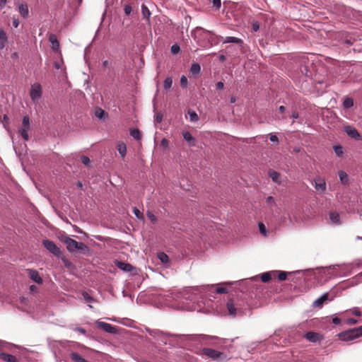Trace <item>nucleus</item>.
I'll use <instances>...</instances> for the list:
<instances>
[{"label": "nucleus", "mask_w": 362, "mask_h": 362, "mask_svg": "<svg viewBox=\"0 0 362 362\" xmlns=\"http://www.w3.org/2000/svg\"><path fill=\"white\" fill-rule=\"evenodd\" d=\"M193 37L203 47H211L215 43L214 35L201 27H197L192 33Z\"/></svg>", "instance_id": "nucleus-1"}, {"label": "nucleus", "mask_w": 362, "mask_h": 362, "mask_svg": "<svg viewBox=\"0 0 362 362\" xmlns=\"http://www.w3.org/2000/svg\"><path fill=\"white\" fill-rule=\"evenodd\" d=\"M63 242L65 243L67 250L71 252L79 251L85 254L88 252V247L87 245L83 243L77 242L69 237H65L63 239Z\"/></svg>", "instance_id": "nucleus-2"}, {"label": "nucleus", "mask_w": 362, "mask_h": 362, "mask_svg": "<svg viewBox=\"0 0 362 362\" xmlns=\"http://www.w3.org/2000/svg\"><path fill=\"white\" fill-rule=\"evenodd\" d=\"M183 300H189L190 301H194L195 297H194V294L189 293L188 292H185L182 294L170 293L166 296L165 303L170 304L172 300H175V301L180 300V301H182V303L184 304ZM178 307L184 308V305H180V304H179Z\"/></svg>", "instance_id": "nucleus-3"}, {"label": "nucleus", "mask_w": 362, "mask_h": 362, "mask_svg": "<svg viewBox=\"0 0 362 362\" xmlns=\"http://www.w3.org/2000/svg\"><path fill=\"white\" fill-rule=\"evenodd\" d=\"M362 336V326L341 332L339 337L342 341H351Z\"/></svg>", "instance_id": "nucleus-4"}, {"label": "nucleus", "mask_w": 362, "mask_h": 362, "mask_svg": "<svg viewBox=\"0 0 362 362\" xmlns=\"http://www.w3.org/2000/svg\"><path fill=\"white\" fill-rule=\"evenodd\" d=\"M201 353L214 361H221L226 358V355L223 352L210 348H203L201 350Z\"/></svg>", "instance_id": "nucleus-5"}, {"label": "nucleus", "mask_w": 362, "mask_h": 362, "mask_svg": "<svg viewBox=\"0 0 362 362\" xmlns=\"http://www.w3.org/2000/svg\"><path fill=\"white\" fill-rule=\"evenodd\" d=\"M354 265H356L358 267H362V262H357L355 263L343 264L341 265H332L329 267V268H332L333 269H335V268L337 267H340L341 272L339 274H337L336 275L339 276H348V275L351 274V269L354 267Z\"/></svg>", "instance_id": "nucleus-6"}, {"label": "nucleus", "mask_w": 362, "mask_h": 362, "mask_svg": "<svg viewBox=\"0 0 362 362\" xmlns=\"http://www.w3.org/2000/svg\"><path fill=\"white\" fill-rule=\"evenodd\" d=\"M30 96L32 100H37L42 96V87L40 83H35L31 86Z\"/></svg>", "instance_id": "nucleus-7"}, {"label": "nucleus", "mask_w": 362, "mask_h": 362, "mask_svg": "<svg viewBox=\"0 0 362 362\" xmlns=\"http://www.w3.org/2000/svg\"><path fill=\"white\" fill-rule=\"evenodd\" d=\"M44 247L55 256H59L61 252L57 245L52 240H45L43 241Z\"/></svg>", "instance_id": "nucleus-8"}, {"label": "nucleus", "mask_w": 362, "mask_h": 362, "mask_svg": "<svg viewBox=\"0 0 362 362\" xmlns=\"http://www.w3.org/2000/svg\"><path fill=\"white\" fill-rule=\"evenodd\" d=\"M313 185L315 189L318 193H323L326 190V182L323 178L320 177L314 178Z\"/></svg>", "instance_id": "nucleus-9"}, {"label": "nucleus", "mask_w": 362, "mask_h": 362, "mask_svg": "<svg viewBox=\"0 0 362 362\" xmlns=\"http://www.w3.org/2000/svg\"><path fill=\"white\" fill-rule=\"evenodd\" d=\"M344 129L346 134L351 138L355 139H360V134L358 133V130L353 126L346 125L344 126Z\"/></svg>", "instance_id": "nucleus-10"}, {"label": "nucleus", "mask_w": 362, "mask_h": 362, "mask_svg": "<svg viewBox=\"0 0 362 362\" xmlns=\"http://www.w3.org/2000/svg\"><path fill=\"white\" fill-rule=\"evenodd\" d=\"M175 337H185L186 339H187L188 340H195L197 337H202V339H218V338L217 337H214V336H209V335H204V334H201V335H197V334H182V335H175Z\"/></svg>", "instance_id": "nucleus-11"}, {"label": "nucleus", "mask_w": 362, "mask_h": 362, "mask_svg": "<svg viewBox=\"0 0 362 362\" xmlns=\"http://www.w3.org/2000/svg\"><path fill=\"white\" fill-rule=\"evenodd\" d=\"M96 324L99 328H101L107 333L115 334L117 332L116 328L109 323L98 321Z\"/></svg>", "instance_id": "nucleus-12"}, {"label": "nucleus", "mask_w": 362, "mask_h": 362, "mask_svg": "<svg viewBox=\"0 0 362 362\" xmlns=\"http://www.w3.org/2000/svg\"><path fill=\"white\" fill-rule=\"evenodd\" d=\"M26 272L28 274V276L35 283L39 284L42 283V279L40 277L37 270L28 269H26Z\"/></svg>", "instance_id": "nucleus-13"}, {"label": "nucleus", "mask_w": 362, "mask_h": 362, "mask_svg": "<svg viewBox=\"0 0 362 362\" xmlns=\"http://www.w3.org/2000/svg\"><path fill=\"white\" fill-rule=\"evenodd\" d=\"M115 265L119 269H120L121 270H122L123 272H131L134 269L132 264H130L129 263L124 262H120V261H116Z\"/></svg>", "instance_id": "nucleus-14"}, {"label": "nucleus", "mask_w": 362, "mask_h": 362, "mask_svg": "<svg viewBox=\"0 0 362 362\" xmlns=\"http://www.w3.org/2000/svg\"><path fill=\"white\" fill-rule=\"evenodd\" d=\"M305 337L307 340L311 342L320 341L321 339L320 335L318 333L314 332H308L305 334Z\"/></svg>", "instance_id": "nucleus-15"}, {"label": "nucleus", "mask_w": 362, "mask_h": 362, "mask_svg": "<svg viewBox=\"0 0 362 362\" xmlns=\"http://www.w3.org/2000/svg\"><path fill=\"white\" fill-rule=\"evenodd\" d=\"M18 11L21 16L24 18H27L29 16L28 6L26 4H20L18 5Z\"/></svg>", "instance_id": "nucleus-16"}, {"label": "nucleus", "mask_w": 362, "mask_h": 362, "mask_svg": "<svg viewBox=\"0 0 362 362\" xmlns=\"http://www.w3.org/2000/svg\"><path fill=\"white\" fill-rule=\"evenodd\" d=\"M277 272L276 271H272V272H264L261 274V280L262 282H268L269 281L273 276H276V273Z\"/></svg>", "instance_id": "nucleus-17"}, {"label": "nucleus", "mask_w": 362, "mask_h": 362, "mask_svg": "<svg viewBox=\"0 0 362 362\" xmlns=\"http://www.w3.org/2000/svg\"><path fill=\"white\" fill-rule=\"evenodd\" d=\"M49 40L52 44V49L54 51H59V42L55 35H50Z\"/></svg>", "instance_id": "nucleus-18"}, {"label": "nucleus", "mask_w": 362, "mask_h": 362, "mask_svg": "<svg viewBox=\"0 0 362 362\" xmlns=\"http://www.w3.org/2000/svg\"><path fill=\"white\" fill-rule=\"evenodd\" d=\"M0 358L6 362H18L16 356L6 353H0Z\"/></svg>", "instance_id": "nucleus-19"}, {"label": "nucleus", "mask_w": 362, "mask_h": 362, "mask_svg": "<svg viewBox=\"0 0 362 362\" xmlns=\"http://www.w3.org/2000/svg\"><path fill=\"white\" fill-rule=\"evenodd\" d=\"M223 43H235V44H238L241 46L243 44V41L240 38L229 36V37H226L223 40Z\"/></svg>", "instance_id": "nucleus-20"}, {"label": "nucleus", "mask_w": 362, "mask_h": 362, "mask_svg": "<svg viewBox=\"0 0 362 362\" xmlns=\"http://www.w3.org/2000/svg\"><path fill=\"white\" fill-rule=\"evenodd\" d=\"M269 175L272 178V181L277 183L278 185H281V175L274 170H269Z\"/></svg>", "instance_id": "nucleus-21"}, {"label": "nucleus", "mask_w": 362, "mask_h": 362, "mask_svg": "<svg viewBox=\"0 0 362 362\" xmlns=\"http://www.w3.org/2000/svg\"><path fill=\"white\" fill-rule=\"evenodd\" d=\"M226 307L230 315L235 316L237 314V305L232 300L227 303Z\"/></svg>", "instance_id": "nucleus-22"}, {"label": "nucleus", "mask_w": 362, "mask_h": 362, "mask_svg": "<svg viewBox=\"0 0 362 362\" xmlns=\"http://www.w3.org/2000/svg\"><path fill=\"white\" fill-rule=\"evenodd\" d=\"M328 299V294L324 293L321 297L316 299L313 303V305L314 307H320L322 305L325 301H326Z\"/></svg>", "instance_id": "nucleus-23"}, {"label": "nucleus", "mask_w": 362, "mask_h": 362, "mask_svg": "<svg viewBox=\"0 0 362 362\" xmlns=\"http://www.w3.org/2000/svg\"><path fill=\"white\" fill-rule=\"evenodd\" d=\"M183 138L188 143L189 146H195L194 139L189 132L183 133Z\"/></svg>", "instance_id": "nucleus-24"}, {"label": "nucleus", "mask_w": 362, "mask_h": 362, "mask_svg": "<svg viewBox=\"0 0 362 362\" xmlns=\"http://www.w3.org/2000/svg\"><path fill=\"white\" fill-rule=\"evenodd\" d=\"M329 219L332 223H334L336 225L341 224L339 214L335 211L329 213Z\"/></svg>", "instance_id": "nucleus-25"}, {"label": "nucleus", "mask_w": 362, "mask_h": 362, "mask_svg": "<svg viewBox=\"0 0 362 362\" xmlns=\"http://www.w3.org/2000/svg\"><path fill=\"white\" fill-rule=\"evenodd\" d=\"M117 150L121 157L124 158L126 155L127 146L126 144L123 142H120L117 145Z\"/></svg>", "instance_id": "nucleus-26"}, {"label": "nucleus", "mask_w": 362, "mask_h": 362, "mask_svg": "<svg viewBox=\"0 0 362 362\" xmlns=\"http://www.w3.org/2000/svg\"><path fill=\"white\" fill-rule=\"evenodd\" d=\"M265 202H266L267 206L269 209H272V207L277 206L275 199L272 196L267 197L266 198Z\"/></svg>", "instance_id": "nucleus-27"}, {"label": "nucleus", "mask_w": 362, "mask_h": 362, "mask_svg": "<svg viewBox=\"0 0 362 362\" xmlns=\"http://www.w3.org/2000/svg\"><path fill=\"white\" fill-rule=\"evenodd\" d=\"M71 358L74 362H88L87 360H86L81 355L76 352H73L71 354Z\"/></svg>", "instance_id": "nucleus-28"}, {"label": "nucleus", "mask_w": 362, "mask_h": 362, "mask_svg": "<svg viewBox=\"0 0 362 362\" xmlns=\"http://www.w3.org/2000/svg\"><path fill=\"white\" fill-rule=\"evenodd\" d=\"M157 257L163 264H168L169 263V257L165 253L162 252H158Z\"/></svg>", "instance_id": "nucleus-29"}, {"label": "nucleus", "mask_w": 362, "mask_h": 362, "mask_svg": "<svg viewBox=\"0 0 362 362\" xmlns=\"http://www.w3.org/2000/svg\"><path fill=\"white\" fill-rule=\"evenodd\" d=\"M141 13L144 19H149L151 16V12L145 4L141 5Z\"/></svg>", "instance_id": "nucleus-30"}, {"label": "nucleus", "mask_w": 362, "mask_h": 362, "mask_svg": "<svg viewBox=\"0 0 362 362\" xmlns=\"http://www.w3.org/2000/svg\"><path fill=\"white\" fill-rule=\"evenodd\" d=\"M339 177L341 182L344 185L347 184L349 181V177L348 175L344 171H339Z\"/></svg>", "instance_id": "nucleus-31"}, {"label": "nucleus", "mask_w": 362, "mask_h": 362, "mask_svg": "<svg viewBox=\"0 0 362 362\" xmlns=\"http://www.w3.org/2000/svg\"><path fill=\"white\" fill-rule=\"evenodd\" d=\"M130 135L136 140L139 141L141 139V132L138 129H130Z\"/></svg>", "instance_id": "nucleus-32"}, {"label": "nucleus", "mask_w": 362, "mask_h": 362, "mask_svg": "<svg viewBox=\"0 0 362 362\" xmlns=\"http://www.w3.org/2000/svg\"><path fill=\"white\" fill-rule=\"evenodd\" d=\"M95 115L98 118L100 119H105L107 116L106 112L101 108H97L95 110Z\"/></svg>", "instance_id": "nucleus-33"}, {"label": "nucleus", "mask_w": 362, "mask_h": 362, "mask_svg": "<svg viewBox=\"0 0 362 362\" xmlns=\"http://www.w3.org/2000/svg\"><path fill=\"white\" fill-rule=\"evenodd\" d=\"M201 67L200 65L197 63H194L192 64L190 68V71L192 74H198L200 72Z\"/></svg>", "instance_id": "nucleus-34"}, {"label": "nucleus", "mask_w": 362, "mask_h": 362, "mask_svg": "<svg viewBox=\"0 0 362 362\" xmlns=\"http://www.w3.org/2000/svg\"><path fill=\"white\" fill-rule=\"evenodd\" d=\"M354 105V100L350 98H346L343 102V106L346 109H349Z\"/></svg>", "instance_id": "nucleus-35"}, {"label": "nucleus", "mask_w": 362, "mask_h": 362, "mask_svg": "<svg viewBox=\"0 0 362 362\" xmlns=\"http://www.w3.org/2000/svg\"><path fill=\"white\" fill-rule=\"evenodd\" d=\"M335 154L340 157L344 154V149L341 145H336L333 147Z\"/></svg>", "instance_id": "nucleus-36"}, {"label": "nucleus", "mask_w": 362, "mask_h": 362, "mask_svg": "<svg viewBox=\"0 0 362 362\" xmlns=\"http://www.w3.org/2000/svg\"><path fill=\"white\" fill-rule=\"evenodd\" d=\"M189 119L191 122H197L199 119L198 115L193 110L188 111Z\"/></svg>", "instance_id": "nucleus-37"}, {"label": "nucleus", "mask_w": 362, "mask_h": 362, "mask_svg": "<svg viewBox=\"0 0 362 362\" xmlns=\"http://www.w3.org/2000/svg\"><path fill=\"white\" fill-rule=\"evenodd\" d=\"M173 84V80L170 77H167L163 82V88L165 89H169L171 88Z\"/></svg>", "instance_id": "nucleus-38"}, {"label": "nucleus", "mask_w": 362, "mask_h": 362, "mask_svg": "<svg viewBox=\"0 0 362 362\" xmlns=\"http://www.w3.org/2000/svg\"><path fill=\"white\" fill-rule=\"evenodd\" d=\"M82 296L83 297V299L87 303H93L95 302V299L91 297L87 292H83Z\"/></svg>", "instance_id": "nucleus-39"}, {"label": "nucleus", "mask_w": 362, "mask_h": 362, "mask_svg": "<svg viewBox=\"0 0 362 362\" xmlns=\"http://www.w3.org/2000/svg\"><path fill=\"white\" fill-rule=\"evenodd\" d=\"M146 216L148 218V219L151 221V223H156L157 221L156 216L150 211H148L146 213Z\"/></svg>", "instance_id": "nucleus-40"}, {"label": "nucleus", "mask_w": 362, "mask_h": 362, "mask_svg": "<svg viewBox=\"0 0 362 362\" xmlns=\"http://www.w3.org/2000/svg\"><path fill=\"white\" fill-rule=\"evenodd\" d=\"M20 133H21V136L23 137V139L25 140V141H28L29 139V136H28V131L25 128L24 129H21L20 130Z\"/></svg>", "instance_id": "nucleus-41"}, {"label": "nucleus", "mask_w": 362, "mask_h": 362, "mask_svg": "<svg viewBox=\"0 0 362 362\" xmlns=\"http://www.w3.org/2000/svg\"><path fill=\"white\" fill-rule=\"evenodd\" d=\"M22 124L23 127L26 129L30 126V119L28 116H24L23 118Z\"/></svg>", "instance_id": "nucleus-42"}, {"label": "nucleus", "mask_w": 362, "mask_h": 362, "mask_svg": "<svg viewBox=\"0 0 362 362\" xmlns=\"http://www.w3.org/2000/svg\"><path fill=\"white\" fill-rule=\"evenodd\" d=\"M170 50L173 54H176L179 53L180 48L177 44H174L173 45H172Z\"/></svg>", "instance_id": "nucleus-43"}, {"label": "nucleus", "mask_w": 362, "mask_h": 362, "mask_svg": "<svg viewBox=\"0 0 362 362\" xmlns=\"http://www.w3.org/2000/svg\"><path fill=\"white\" fill-rule=\"evenodd\" d=\"M279 272V275H278V278L280 281H284L287 278V272H283V271H280V272Z\"/></svg>", "instance_id": "nucleus-44"}, {"label": "nucleus", "mask_w": 362, "mask_h": 362, "mask_svg": "<svg viewBox=\"0 0 362 362\" xmlns=\"http://www.w3.org/2000/svg\"><path fill=\"white\" fill-rule=\"evenodd\" d=\"M0 41H7L6 33L3 29L0 30Z\"/></svg>", "instance_id": "nucleus-45"}, {"label": "nucleus", "mask_w": 362, "mask_h": 362, "mask_svg": "<svg viewBox=\"0 0 362 362\" xmlns=\"http://www.w3.org/2000/svg\"><path fill=\"white\" fill-rule=\"evenodd\" d=\"M81 162L84 165L88 166L90 163V160L88 157L83 156L81 157Z\"/></svg>", "instance_id": "nucleus-46"}, {"label": "nucleus", "mask_w": 362, "mask_h": 362, "mask_svg": "<svg viewBox=\"0 0 362 362\" xmlns=\"http://www.w3.org/2000/svg\"><path fill=\"white\" fill-rule=\"evenodd\" d=\"M258 226H259V231L260 233L264 235H266V227L264 225V223H259L258 224Z\"/></svg>", "instance_id": "nucleus-47"}, {"label": "nucleus", "mask_w": 362, "mask_h": 362, "mask_svg": "<svg viewBox=\"0 0 362 362\" xmlns=\"http://www.w3.org/2000/svg\"><path fill=\"white\" fill-rule=\"evenodd\" d=\"M133 213L138 218H141L143 217L141 212L136 207L133 208Z\"/></svg>", "instance_id": "nucleus-48"}, {"label": "nucleus", "mask_w": 362, "mask_h": 362, "mask_svg": "<svg viewBox=\"0 0 362 362\" xmlns=\"http://www.w3.org/2000/svg\"><path fill=\"white\" fill-rule=\"evenodd\" d=\"M180 84L182 87H186L187 85V78L185 76H182L180 78Z\"/></svg>", "instance_id": "nucleus-49"}, {"label": "nucleus", "mask_w": 362, "mask_h": 362, "mask_svg": "<svg viewBox=\"0 0 362 362\" xmlns=\"http://www.w3.org/2000/svg\"><path fill=\"white\" fill-rule=\"evenodd\" d=\"M132 8L130 5H125L124 8V11L127 16L130 15L132 13Z\"/></svg>", "instance_id": "nucleus-50"}, {"label": "nucleus", "mask_w": 362, "mask_h": 362, "mask_svg": "<svg viewBox=\"0 0 362 362\" xmlns=\"http://www.w3.org/2000/svg\"><path fill=\"white\" fill-rule=\"evenodd\" d=\"M162 119H163V115L160 112L157 113L156 115V117H155V121L158 123H160V122H161Z\"/></svg>", "instance_id": "nucleus-51"}, {"label": "nucleus", "mask_w": 362, "mask_h": 362, "mask_svg": "<svg viewBox=\"0 0 362 362\" xmlns=\"http://www.w3.org/2000/svg\"><path fill=\"white\" fill-rule=\"evenodd\" d=\"M227 292V289L223 287H218L216 288V293H225Z\"/></svg>", "instance_id": "nucleus-52"}, {"label": "nucleus", "mask_w": 362, "mask_h": 362, "mask_svg": "<svg viewBox=\"0 0 362 362\" xmlns=\"http://www.w3.org/2000/svg\"><path fill=\"white\" fill-rule=\"evenodd\" d=\"M110 66H111V63L108 60H105L103 62V67L104 69L110 68Z\"/></svg>", "instance_id": "nucleus-53"}, {"label": "nucleus", "mask_w": 362, "mask_h": 362, "mask_svg": "<svg viewBox=\"0 0 362 362\" xmlns=\"http://www.w3.org/2000/svg\"><path fill=\"white\" fill-rule=\"evenodd\" d=\"M160 145L163 148H167L168 146V141L166 139H163L161 140Z\"/></svg>", "instance_id": "nucleus-54"}, {"label": "nucleus", "mask_w": 362, "mask_h": 362, "mask_svg": "<svg viewBox=\"0 0 362 362\" xmlns=\"http://www.w3.org/2000/svg\"><path fill=\"white\" fill-rule=\"evenodd\" d=\"M352 313L356 316H361V311L358 310V308H354L353 310H352Z\"/></svg>", "instance_id": "nucleus-55"}, {"label": "nucleus", "mask_w": 362, "mask_h": 362, "mask_svg": "<svg viewBox=\"0 0 362 362\" xmlns=\"http://www.w3.org/2000/svg\"><path fill=\"white\" fill-rule=\"evenodd\" d=\"M269 140L272 142H278V141H279L278 137L276 135H274V134H271L270 135Z\"/></svg>", "instance_id": "nucleus-56"}, {"label": "nucleus", "mask_w": 362, "mask_h": 362, "mask_svg": "<svg viewBox=\"0 0 362 362\" xmlns=\"http://www.w3.org/2000/svg\"><path fill=\"white\" fill-rule=\"evenodd\" d=\"M252 30H253L254 32H257V31L259 30V23H254L252 24Z\"/></svg>", "instance_id": "nucleus-57"}, {"label": "nucleus", "mask_w": 362, "mask_h": 362, "mask_svg": "<svg viewBox=\"0 0 362 362\" xmlns=\"http://www.w3.org/2000/svg\"><path fill=\"white\" fill-rule=\"evenodd\" d=\"M12 24L14 28H18V26L19 25L18 19L13 18L12 21Z\"/></svg>", "instance_id": "nucleus-58"}, {"label": "nucleus", "mask_w": 362, "mask_h": 362, "mask_svg": "<svg viewBox=\"0 0 362 362\" xmlns=\"http://www.w3.org/2000/svg\"><path fill=\"white\" fill-rule=\"evenodd\" d=\"M216 86L217 89L221 90V89L223 88L224 84H223V82L218 81V82L216 83Z\"/></svg>", "instance_id": "nucleus-59"}, {"label": "nucleus", "mask_w": 362, "mask_h": 362, "mask_svg": "<svg viewBox=\"0 0 362 362\" xmlns=\"http://www.w3.org/2000/svg\"><path fill=\"white\" fill-rule=\"evenodd\" d=\"M214 6L219 8L221 6V0H212Z\"/></svg>", "instance_id": "nucleus-60"}, {"label": "nucleus", "mask_w": 362, "mask_h": 362, "mask_svg": "<svg viewBox=\"0 0 362 362\" xmlns=\"http://www.w3.org/2000/svg\"><path fill=\"white\" fill-rule=\"evenodd\" d=\"M332 322L334 325H339L341 322V320L339 317H336L332 319Z\"/></svg>", "instance_id": "nucleus-61"}, {"label": "nucleus", "mask_w": 362, "mask_h": 362, "mask_svg": "<svg viewBox=\"0 0 362 362\" xmlns=\"http://www.w3.org/2000/svg\"><path fill=\"white\" fill-rule=\"evenodd\" d=\"M54 68L56 69H59L62 67V64L60 62H54Z\"/></svg>", "instance_id": "nucleus-62"}, {"label": "nucleus", "mask_w": 362, "mask_h": 362, "mask_svg": "<svg viewBox=\"0 0 362 362\" xmlns=\"http://www.w3.org/2000/svg\"><path fill=\"white\" fill-rule=\"evenodd\" d=\"M355 323H356V320L355 319L350 318L347 320V324L354 325Z\"/></svg>", "instance_id": "nucleus-63"}, {"label": "nucleus", "mask_w": 362, "mask_h": 362, "mask_svg": "<svg viewBox=\"0 0 362 362\" xmlns=\"http://www.w3.org/2000/svg\"><path fill=\"white\" fill-rule=\"evenodd\" d=\"M291 117L293 119H298L299 115H298V113L297 112L294 111V112H293Z\"/></svg>", "instance_id": "nucleus-64"}]
</instances>
